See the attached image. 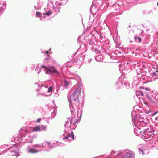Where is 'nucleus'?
Masks as SVG:
<instances>
[{
	"mask_svg": "<svg viewBox=\"0 0 158 158\" xmlns=\"http://www.w3.org/2000/svg\"><path fill=\"white\" fill-rule=\"evenodd\" d=\"M81 95V91L78 88H77L73 93L72 94V97L74 100L75 101L78 99L79 96Z\"/></svg>",
	"mask_w": 158,
	"mask_h": 158,
	"instance_id": "nucleus-1",
	"label": "nucleus"
},
{
	"mask_svg": "<svg viewBox=\"0 0 158 158\" xmlns=\"http://www.w3.org/2000/svg\"><path fill=\"white\" fill-rule=\"evenodd\" d=\"M41 67L43 68H44V70H47V72H49L51 73H54L55 74H58L59 75V73L56 69H54V70L52 71V69L51 68V67L48 68L46 66L42 65L41 66Z\"/></svg>",
	"mask_w": 158,
	"mask_h": 158,
	"instance_id": "nucleus-2",
	"label": "nucleus"
},
{
	"mask_svg": "<svg viewBox=\"0 0 158 158\" xmlns=\"http://www.w3.org/2000/svg\"><path fill=\"white\" fill-rule=\"evenodd\" d=\"M51 14H52V13L50 11H48L45 13V15L49 16Z\"/></svg>",
	"mask_w": 158,
	"mask_h": 158,
	"instance_id": "nucleus-13",
	"label": "nucleus"
},
{
	"mask_svg": "<svg viewBox=\"0 0 158 158\" xmlns=\"http://www.w3.org/2000/svg\"><path fill=\"white\" fill-rule=\"evenodd\" d=\"M121 155V153L120 152L119 153V154H118L117 155V156H119V155Z\"/></svg>",
	"mask_w": 158,
	"mask_h": 158,
	"instance_id": "nucleus-23",
	"label": "nucleus"
},
{
	"mask_svg": "<svg viewBox=\"0 0 158 158\" xmlns=\"http://www.w3.org/2000/svg\"><path fill=\"white\" fill-rule=\"evenodd\" d=\"M68 135L69 137L72 138L73 140H74V135L73 132L72 131L71 133H69Z\"/></svg>",
	"mask_w": 158,
	"mask_h": 158,
	"instance_id": "nucleus-6",
	"label": "nucleus"
},
{
	"mask_svg": "<svg viewBox=\"0 0 158 158\" xmlns=\"http://www.w3.org/2000/svg\"><path fill=\"white\" fill-rule=\"evenodd\" d=\"M29 151L31 153H35L38 152V151L33 148H30L29 150Z\"/></svg>",
	"mask_w": 158,
	"mask_h": 158,
	"instance_id": "nucleus-5",
	"label": "nucleus"
},
{
	"mask_svg": "<svg viewBox=\"0 0 158 158\" xmlns=\"http://www.w3.org/2000/svg\"><path fill=\"white\" fill-rule=\"evenodd\" d=\"M158 112V111H156V112L154 114H153L152 115V116H153L154 115H155Z\"/></svg>",
	"mask_w": 158,
	"mask_h": 158,
	"instance_id": "nucleus-20",
	"label": "nucleus"
},
{
	"mask_svg": "<svg viewBox=\"0 0 158 158\" xmlns=\"http://www.w3.org/2000/svg\"><path fill=\"white\" fill-rule=\"evenodd\" d=\"M145 89L147 90H148V88H145Z\"/></svg>",
	"mask_w": 158,
	"mask_h": 158,
	"instance_id": "nucleus-24",
	"label": "nucleus"
},
{
	"mask_svg": "<svg viewBox=\"0 0 158 158\" xmlns=\"http://www.w3.org/2000/svg\"><path fill=\"white\" fill-rule=\"evenodd\" d=\"M135 39L136 42L140 43L141 41V38L140 37H135Z\"/></svg>",
	"mask_w": 158,
	"mask_h": 158,
	"instance_id": "nucleus-9",
	"label": "nucleus"
},
{
	"mask_svg": "<svg viewBox=\"0 0 158 158\" xmlns=\"http://www.w3.org/2000/svg\"><path fill=\"white\" fill-rule=\"evenodd\" d=\"M140 93L141 94V95L142 96H144L143 94V93H142V92L141 91H140Z\"/></svg>",
	"mask_w": 158,
	"mask_h": 158,
	"instance_id": "nucleus-19",
	"label": "nucleus"
},
{
	"mask_svg": "<svg viewBox=\"0 0 158 158\" xmlns=\"http://www.w3.org/2000/svg\"><path fill=\"white\" fill-rule=\"evenodd\" d=\"M51 70L52 71L54 70V69H54V67H51Z\"/></svg>",
	"mask_w": 158,
	"mask_h": 158,
	"instance_id": "nucleus-18",
	"label": "nucleus"
},
{
	"mask_svg": "<svg viewBox=\"0 0 158 158\" xmlns=\"http://www.w3.org/2000/svg\"><path fill=\"white\" fill-rule=\"evenodd\" d=\"M148 98V99L150 100L151 101V102L152 103H155V102L153 98H152V97H151V96L147 95Z\"/></svg>",
	"mask_w": 158,
	"mask_h": 158,
	"instance_id": "nucleus-8",
	"label": "nucleus"
},
{
	"mask_svg": "<svg viewBox=\"0 0 158 158\" xmlns=\"http://www.w3.org/2000/svg\"><path fill=\"white\" fill-rule=\"evenodd\" d=\"M139 152L141 154L143 155L144 154V151L143 150L140 149L139 150Z\"/></svg>",
	"mask_w": 158,
	"mask_h": 158,
	"instance_id": "nucleus-12",
	"label": "nucleus"
},
{
	"mask_svg": "<svg viewBox=\"0 0 158 158\" xmlns=\"http://www.w3.org/2000/svg\"><path fill=\"white\" fill-rule=\"evenodd\" d=\"M41 127L43 130H45L46 129V127L45 126H42Z\"/></svg>",
	"mask_w": 158,
	"mask_h": 158,
	"instance_id": "nucleus-15",
	"label": "nucleus"
},
{
	"mask_svg": "<svg viewBox=\"0 0 158 158\" xmlns=\"http://www.w3.org/2000/svg\"><path fill=\"white\" fill-rule=\"evenodd\" d=\"M134 155L131 151H129L126 153V157H123L122 158H132Z\"/></svg>",
	"mask_w": 158,
	"mask_h": 158,
	"instance_id": "nucleus-3",
	"label": "nucleus"
},
{
	"mask_svg": "<svg viewBox=\"0 0 158 158\" xmlns=\"http://www.w3.org/2000/svg\"><path fill=\"white\" fill-rule=\"evenodd\" d=\"M41 121V118H38L37 120H36V122H39Z\"/></svg>",
	"mask_w": 158,
	"mask_h": 158,
	"instance_id": "nucleus-14",
	"label": "nucleus"
},
{
	"mask_svg": "<svg viewBox=\"0 0 158 158\" xmlns=\"http://www.w3.org/2000/svg\"><path fill=\"white\" fill-rule=\"evenodd\" d=\"M36 15L37 16L40 17L41 15V14L40 12H36Z\"/></svg>",
	"mask_w": 158,
	"mask_h": 158,
	"instance_id": "nucleus-11",
	"label": "nucleus"
},
{
	"mask_svg": "<svg viewBox=\"0 0 158 158\" xmlns=\"http://www.w3.org/2000/svg\"><path fill=\"white\" fill-rule=\"evenodd\" d=\"M46 142L48 144V145L49 146L51 144V143L50 142L47 141Z\"/></svg>",
	"mask_w": 158,
	"mask_h": 158,
	"instance_id": "nucleus-17",
	"label": "nucleus"
},
{
	"mask_svg": "<svg viewBox=\"0 0 158 158\" xmlns=\"http://www.w3.org/2000/svg\"><path fill=\"white\" fill-rule=\"evenodd\" d=\"M157 6H158V3H157Z\"/></svg>",
	"mask_w": 158,
	"mask_h": 158,
	"instance_id": "nucleus-25",
	"label": "nucleus"
},
{
	"mask_svg": "<svg viewBox=\"0 0 158 158\" xmlns=\"http://www.w3.org/2000/svg\"><path fill=\"white\" fill-rule=\"evenodd\" d=\"M69 137V136H68H68H66L64 138H63V139H69V138H68Z\"/></svg>",
	"mask_w": 158,
	"mask_h": 158,
	"instance_id": "nucleus-16",
	"label": "nucleus"
},
{
	"mask_svg": "<svg viewBox=\"0 0 158 158\" xmlns=\"http://www.w3.org/2000/svg\"><path fill=\"white\" fill-rule=\"evenodd\" d=\"M49 53V52L48 51H47L46 52H45V53L47 54H48V53Z\"/></svg>",
	"mask_w": 158,
	"mask_h": 158,
	"instance_id": "nucleus-22",
	"label": "nucleus"
},
{
	"mask_svg": "<svg viewBox=\"0 0 158 158\" xmlns=\"http://www.w3.org/2000/svg\"><path fill=\"white\" fill-rule=\"evenodd\" d=\"M53 89V87L52 86L50 87L48 89V90L47 91L48 92H50L51 91H52V89Z\"/></svg>",
	"mask_w": 158,
	"mask_h": 158,
	"instance_id": "nucleus-10",
	"label": "nucleus"
},
{
	"mask_svg": "<svg viewBox=\"0 0 158 158\" xmlns=\"http://www.w3.org/2000/svg\"><path fill=\"white\" fill-rule=\"evenodd\" d=\"M40 126L39 125L37 127H34L33 128L32 131H40Z\"/></svg>",
	"mask_w": 158,
	"mask_h": 158,
	"instance_id": "nucleus-4",
	"label": "nucleus"
},
{
	"mask_svg": "<svg viewBox=\"0 0 158 158\" xmlns=\"http://www.w3.org/2000/svg\"><path fill=\"white\" fill-rule=\"evenodd\" d=\"M155 119L156 120H158V117H156L155 118Z\"/></svg>",
	"mask_w": 158,
	"mask_h": 158,
	"instance_id": "nucleus-21",
	"label": "nucleus"
},
{
	"mask_svg": "<svg viewBox=\"0 0 158 158\" xmlns=\"http://www.w3.org/2000/svg\"><path fill=\"white\" fill-rule=\"evenodd\" d=\"M70 82L69 81H68L66 80H64V86L65 87L68 86Z\"/></svg>",
	"mask_w": 158,
	"mask_h": 158,
	"instance_id": "nucleus-7",
	"label": "nucleus"
}]
</instances>
